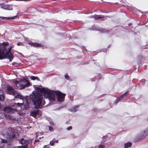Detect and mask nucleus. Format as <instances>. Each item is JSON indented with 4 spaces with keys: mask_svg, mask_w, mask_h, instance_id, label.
<instances>
[{
    "mask_svg": "<svg viewBox=\"0 0 148 148\" xmlns=\"http://www.w3.org/2000/svg\"><path fill=\"white\" fill-rule=\"evenodd\" d=\"M36 92L33 93L30 96V98L33 102L35 108H41L45 104V101L43 98V95L42 94V92L37 90L36 89Z\"/></svg>",
    "mask_w": 148,
    "mask_h": 148,
    "instance_id": "obj_1",
    "label": "nucleus"
},
{
    "mask_svg": "<svg viewBox=\"0 0 148 148\" xmlns=\"http://www.w3.org/2000/svg\"><path fill=\"white\" fill-rule=\"evenodd\" d=\"M9 45L8 42H4L2 45L0 46V59L7 58L9 59L10 62L13 59V56L10 51L12 48V46L7 49V47Z\"/></svg>",
    "mask_w": 148,
    "mask_h": 148,
    "instance_id": "obj_2",
    "label": "nucleus"
},
{
    "mask_svg": "<svg viewBox=\"0 0 148 148\" xmlns=\"http://www.w3.org/2000/svg\"><path fill=\"white\" fill-rule=\"evenodd\" d=\"M37 90L42 92L44 96L49 99L50 102L56 101L57 91L51 90L47 88H43L40 86H36Z\"/></svg>",
    "mask_w": 148,
    "mask_h": 148,
    "instance_id": "obj_3",
    "label": "nucleus"
},
{
    "mask_svg": "<svg viewBox=\"0 0 148 148\" xmlns=\"http://www.w3.org/2000/svg\"><path fill=\"white\" fill-rule=\"evenodd\" d=\"M23 104V103H15L11 108L7 107L5 108L3 110L5 114H6V113H13L16 112L17 110V108H19L20 106L22 105Z\"/></svg>",
    "mask_w": 148,
    "mask_h": 148,
    "instance_id": "obj_4",
    "label": "nucleus"
},
{
    "mask_svg": "<svg viewBox=\"0 0 148 148\" xmlns=\"http://www.w3.org/2000/svg\"><path fill=\"white\" fill-rule=\"evenodd\" d=\"M13 83L19 89H23L29 86V83L27 80L24 79L21 80L19 83L17 81H13Z\"/></svg>",
    "mask_w": 148,
    "mask_h": 148,
    "instance_id": "obj_5",
    "label": "nucleus"
},
{
    "mask_svg": "<svg viewBox=\"0 0 148 148\" xmlns=\"http://www.w3.org/2000/svg\"><path fill=\"white\" fill-rule=\"evenodd\" d=\"M56 97L58 101L59 102H63L64 99L65 94H63L59 91H57Z\"/></svg>",
    "mask_w": 148,
    "mask_h": 148,
    "instance_id": "obj_6",
    "label": "nucleus"
},
{
    "mask_svg": "<svg viewBox=\"0 0 148 148\" xmlns=\"http://www.w3.org/2000/svg\"><path fill=\"white\" fill-rule=\"evenodd\" d=\"M6 91L8 94L15 95L17 94V92L11 86H8L7 87Z\"/></svg>",
    "mask_w": 148,
    "mask_h": 148,
    "instance_id": "obj_7",
    "label": "nucleus"
},
{
    "mask_svg": "<svg viewBox=\"0 0 148 148\" xmlns=\"http://www.w3.org/2000/svg\"><path fill=\"white\" fill-rule=\"evenodd\" d=\"M42 112L39 110H37L31 111L30 115L36 118V116H40L41 115Z\"/></svg>",
    "mask_w": 148,
    "mask_h": 148,
    "instance_id": "obj_8",
    "label": "nucleus"
},
{
    "mask_svg": "<svg viewBox=\"0 0 148 148\" xmlns=\"http://www.w3.org/2000/svg\"><path fill=\"white\" fill-rule=\"evenodd\" d=\"M4 96L3 95V91L0 90V101H2L3 100ZM0 108L2 109L3 108V106L0 104Z\"/></svg>",
    "mask_w": 148,
    "mask_h": 148,
    "instance_id": "obj_9",
    "label": "nucleus"
},
{
    "mask_svg": "<svg viewBox=\"0 0 148 148\" xmlns=\"http://www.w3.org/2000/svg\"><path fill=\"white\" fill-rule=\"evenodd\" d=\"M20 143L23 145V146H27L28 143V141L27 140H24L23 138L21 139L20 140Z\"/></svg>",
    "mask_w": 148,
    "mask_h": 148,
    "instance_id": "obj_10",
    "label": "nucleus"
},
{
    "mask_svg": "<svg viewBox=\"0 0 148 148\" xmlns=\"http://www.w3.org/2000/svg\"><path fill=\"white\" fill-rule=\"evenodd\" d=\"M1 8L5 10H12V7L8 5H4L1 6Z\"/></svg>",
    "mask_w": 148,
    "mask_h": 148,
    "instance_id": "obj_11",
    "label": "nucleus"
},
{
    "mask_svg": "<svg viewBox=\"0 0 148 148\" xmlns=\"http://www.w3.org/2000/svg\"><path fill=\"white\" fill-rule=\"evenodd\" d=\"M92 17L95 20H98L103 18L105 17L103 16L102 15H94L92 16Z\"/></svg>",
    "mask_w": 148,
    "mask_h": 148,
    "instance_id": "obj_12",
    "label": "nucleus"
},
{
    "mask_svg": "<svg viewBox=\"0 0 148 148\" xmlns=\"http://www.w3.org/2000/svg\"><path fill=\"white\" fill-rule=\"evenodd\" d=\"M78 107V106H75L72 108L71 109H69V111L73 112H75L77 110V108Z\"/></svg>",
    "mask_w": 148,
    "mask_h": 148,
    "instance_id": "obj_13",
    "label": "nucleus"
},
{
    "mask_svg": "<svg viewBox=\"0 0 148 148\" xmlns=\"http://www.w3.org/2000/svg\"><path fill=\"white\" fill-rule=\"evenodd\" d=\"M128 93V92H126L124 94L122 95L119 98L117 99V100L116 101V104H117L119 102V100H121L122 99H123L125 95L127 93Z\"/></svg>",
    "mask_w": 148,
    "mask_h": 148,
    "instance_id": "obj_14",
    "label": "nucleus"
},
{
    "mask_svg": "<svg viewBox=\"0 0 148 148\" xmlns=\"http://www.w3.org/2000/svg\"><path fill=\"white\" fill-rule=\"evenodd\" d=\"M16 17V16H13L12 17H4L3 16L0 17V18H1V19H6V20H11L14 19Z\"/></svg>",
    "mask_w": 148,
    "mask_h": 148,
    "instance_id": "obj_15",
    "label": "nucleus"
},
{
    "mask_svg": "<svg viewBox=\"0 0 148 148\" xmlns=\"http://www.w3.org/2000/svg\"><path fill=\"white\" fill-rule=\"evenodd\" d=\"M29 44L33 46L34 47H39L40 46V44L36 43L29 42Z\"/></svg>",
    "mask_w": 148,
    "mask_h": 148,
    "instance_id": "obj_16",
    "label": "nucleus"
},
{
    "mask_svg": "<svg viewBox=\"0 0 148 148\" xmlns=\"http://www.w3.org/2000/svg\"><path fill=\"white\" fill-rule=\"evenodd\" d=\"M132 143L130 142H127L125 144L124 146L125 148H128L132 146Z\"/></svg>",
    "mask_w": 148,
    "mask_h": 148,
    "instance_id": "obj_17",
    "label": "nucleus"
},
{
    "mask_svg": "<svg viewBox=\"0 0 148 148\" xmlns=\"http://www.w3.org/2000/svg\"><path fill=\"white\" fill-rule=\"evenodd\" d=\"M16 96L15 97V98H18L20 99H22L23 101V102H24V100L23 99L22 96L18 94L17 95H16Z\"/></svg>",
    "mask_w": 148,
    "mask_h": 148,
    "instance_id": "obj_18",
    "label": "nucleus"
},
{
    "mask_svg": "<svg viewBox=\"0 0 148 148\" xmlns=\"http://www.w3.org/2000/svg\"><path fill=\"white\" fill-rule=\"evenodd\" d=\"M7 132L8 133V134L9 135V137H10V138L13 136V135L12 134V130H9Z\"/></svg>",
    "mask_w": 148,
    "mask_h": 148,
    "instance_id": "obj_19",
    "label": "nucleus"
},
{
    "mask_svg": "<svg viewBox=\"0 0 148 148\" xmlns=\"http://www.w3.org/2000/svg\"><path fill=\"white\" fill-rule=\"evenodd\" d=\"M8 140L0 138V143H5L7 142Z\"/></svg>",
    "mask_w": 148,
    "mask_h": 148,
    "instance_id": "obj_20",
    "label": "nucleus"
},
{
    "mask_svg": "<svg viewBox=\"0 0 148 148\" xmlns=\"http://www.w3.org/2000/svg\"><path fill=\"white\" fill-rule=\"evenodd\" d=\"M30 78L32 80H35V79H37L38 80H39V78L36 77H34L33 76H31L30 77Z\"/></svg>",
    "mask_w": 148,
    "mask_h": 148,
    "instance_id": "obj_21",
    "label": "nucleus"
},
{
    "mask_svg": "<svg viewBox=\"0 0 148 148\" xmlns=\"http://www.w3.org/2000/svg\"><path fill=\"white\" fill-rule=\"evenodd\" d=\"M101 32L102 33H107L108 31V30L105 29H101Z\"/></svg>",
    "mask_w": 148,
    "mask_h": 148,
    "instance_id": "obj_22",
    "label": "nucleus"
},
{
    "mask_svg": "<svg viewBox=\"0 0 148 148\" xmlns=\"http://www.w3.org/2000/svg\"><path fill=\"white\" fill-rule=\"evenodd\" d=\"M13 148H28L27 146H20L18 147H15Z\"/></svg>",
    "mask_w": 148,
    "mask_h": 148,
    "instance_id": "obj_23",
    "label": "nucleus"
},
{
    "mask_svg": "<svg viewBox=\"0 0 148 148\" xmlns=\"http://www.w3.org/2000/svg\"><path fill=\"white\" fill-rule=\"evenodd\" d=\"M55 143L54 141L53 140L51 141L50 142V145H51L52 146H53V145L54 143Z\"/></svg>",
    "mask_w": 148,
    "mask_h": 148,
    "instance_id": "obj_24",
    "label": "nucleus"
},
{
    "mask_svg": "<svg viewBox=\"0 0 148 148\" xmlns=\"http://www.w3.org/2000/svg\"><path fill=\"white\" fill-rule=\"evenodd\" d=\"M105 146L103 145H100L98 146V148H104Z\"/></svg>",
    "mask_w": 148,
    "mask_h": 148,
    "instance_id": "obj_25",
    "label": "nucleus"
},
{
    "mask_svg": "<svg viewBox=\"0 0 148 148\" xmlns=\"http://www.w3.org/2000/svg\"><path fill=\"white\" fill-rule=\"evenodd\" d=\"M4 116V115H3L2 113H0V118H3Z\"/></svg>",
    "mask_w": 148,
    "mask_h": 148,
    "instance_id": "obj_26",
    "label": "nucleus"
},
{
    "mask_svg": "<svg viewBox=\"0 0 148 148\" xmlns=\"http://www.w3.org/2000/svg\"><path fill=\"white\" fill-rule=\"evenodd\" d=\"M49 130L50 131H53V127L51 126H49Z\"/></svg>",
    "mask_w": 148,
    "mask_h": 148,
    "instance_id": "obj_27",
    "label": "nucleus"
},
{
    "mask_svg": "<svg viewBox=\"0 0 148 148\" xmlns=\"http://www.w3.org/2000/svg\"><path fill=\"white\" fill-rule=\"evenodd\" d=\"M72 129V127L71 126H70L69 127H68L67 128V130H70Z\"/></svg>",
    "mask_w": 148,
    "mask_h": 148,
    "instance_id": "obj_28",
    "label": "nucleus"
},
{
    "mask_svg": "<svg viewBox=\"0 0 148 148\" xmlns=\"http://www.w3.org/2000/svg\"><path fill=\"white\" fill-rule=\"evenodd\" d=\"M49 145H45L44 146L43 148H49Z\"/></svg>",
    "mask_w": 148,
    "mask_h": 148,
    "instance_id": "obj_29",
    "label": "nucleus"
},
{
    "mask_svg": "<svg viewBox=\"0 0 148 148\" xmlns=\"http://www.w3.org/2000/svg\"><path fill=\"white\" fill-rule=\"evenodd\" d=\"M64 76H65V78L66 79H67L69 77V76L67 74H66L64 75Z\"/></svg>",
    "mask_w": 148,
    "mask_h": 148,
    "instance_id": "obj_30",
    "label": "nucleus"
},
{
    "mask_svg": "<svg viewBox=\"0 0 148 148\" xmlns=\"http://www.w3.org/2000/svg\"><path fill=\"white\" fill-rule=\"evenodd\" d=\"M16 64H17V63H16V62H13L12 63V65H15Z\"/></svg>",
    "mask_w": 148,
    "mask_h": 148,
    "instance_id": "obj_31",
    "label": "nucleus"
},
{
    "mask_svg": "<svg viewBox=\"0 0 148 148\" xmlns=\"http://www.w3.org/2000/svg\"><path fill=\"white\" fill-rule=\"evenodd\" d=\"M22 44L21 43H20V42H18L17 44V45L18 46L20 45H22Z\"/></svg>",
    "mask_w": 148,
    "mask_h": 148,
    "instance_id": "obj_32",
    "label": "nucleus"
},
{
    "mask_svg": "<svg viewBox=\"0 0 148 148\" xmlns=\"http://www.w3.org/2000/svg\"><path fill=\"white\" fill-rule=\"evenodd\" d=\"M39 141V140H35L34 141V144H35V143L36 142H38Z\"/></svg>",
    "mask_w": 148,
    "mask_h": 148,
    "instance_id": "obj_33",
    "label": "nucleus"
},
{
    "mask_svg": "<svg viewBox=\"0 0 148 148\" xmlns=\"http://www.w3.org/2000/svg\"><path fill=\"white\" fill-rule=\"evenodd\" d=\"M58 140H56L55 141H54L55 143H58Z\"/></svg>",
    "mask_w": 148,
    "mask_h": 148,
    "instance_id": "obj_34",
    "label": "nucleus"
},
{
    "mask_svg": "<svg viewBox=\"0 0 148 148\" xmlns=\"http://www.w3.org/2000/svg\"><path fill=\"white\" fill-rule=\"evenodd\" d=\"M0 148H4L2 146H0Z\"/></svg>",
    "mask_w": 148,
    "mask_h": 148,
    "instance_id": "obj_35",
    "label": "nucleus"
}]
</instances>
